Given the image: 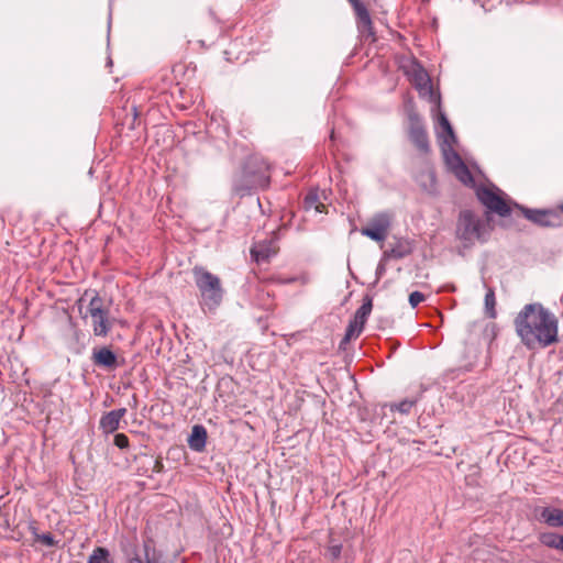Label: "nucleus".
Wrapping results in <instances>:
<instances>
[{"instance_id": "f257e3e1", "label": "nucleus", "mask_w": 563, "mask_h": 563, "mask_svg": "<svg viewBox=\"0 0 563 563\" xmlns=\"http://www.w3.org/2000/svg\"><path fill=\"white\" fill-rule=\"evenodd\" d=\"M514 325L522 344L530 350L548 347L559 341L558 318L539 302L523 306Z\"/></svg>"}, {"instance_id": "f03ea898", "label": "nucleus", "mask_w": 563, "mask_h": 563, "mask_svg": "<svg viewBox=\"0 0 563 563\" xmlns=\"http://www.w3.org/2000/svg\"><path fill=\"white\" fill-rule=\"evenodd\" d=\"M490 230L489 223L475 216L472 211H461L457 221L456 236L463 242L464 246L468 247L476 242H486L489 238Z\"/></svg>"}, {"instance_id": "7ed1b4c3", "label": "nucleus", "mask_w": 563, "mask_h": 563, "mask_svg": "<svg viewBox=\"0 0 563 563\" xmlns=\"http://www.w3.org/2000/svg\"><path fill=\"white\" fill-rule=\"evenodd\" d=\"M196 285L200 291L202 303L208 309H216L222 301L223 290L218 276L202 267L194 268Z\"/></svg>"}, {"instance_id": "20e7f679", "label": "nucleus", "mask_w": 563, "mask_h": 563, "mask_svg": "<svg viewBox=\"0 0 563 563\" xmlns=\"http://www.w3.org/2000/svg\"><path fill=\"white\" fill-rule=\"evenodd\" d=\"M391 224V216L387 212L375 214L366 227L361 229V233L376 242H384L387 238Z\"/></svg>"}, {"instance_id": "39448f33", "label": "nucleus", "mask_w": 563, "mask_h": 563, "mask_svg": "<svg viewBox=\"0 0 563 563\" xmlns=\"http://www.w3.org/2000/svg\"><path fill=\"white\" fill-rule=\"evenodd\" d=\"M496 190V188L478 187L476 196L488 210L496 212L500 217H506L510 213V208Z\"/></svg>"}, {"instance_id": "423d86ee", "label": "nucleus", "mask_w": 563, "mask_h": 563, "mask_svg": "<svg viewBox=\"0 0 563 563\" xmlns=\"http://www.w3.org/2000/svg\"><path fill=\"white\" fill-rule=\"evenodd\" d=\"M411 80L421 97L428 98L430 102L439 104L440 97L434 93L431 79L423 68H415L411 74Z\"/></svg>"}, {"instance_id": "0eeeda50", "label": "nucleus", "mask_w": 563, "mask_h": 563, "mask_svg": "<svg viewBox=\"0 0 563 563\" xmlns=\"http://www.w3.org/2000/svg\"><path fill=\"white\" fill-rule=\"evenodd\" d=\"M277 252L278 246L273 239L256 242L251 247V255L256 263L268 261L272 256L276 255Z\"/></svg>"}, {"instance_id": "6e6552de", "label": "nucleus", "mask_w": 563, "mask_h": 563, "mask_svg": "<svg viewBox=\"0 0 563 563\" xmlns=\"http://www.w3.org/2000/svg\"><path fill=\"white\" fill-rule=\"evenodd\" d=\"M125 408L111 410L104 413L99 421V428L106 434L113 433L120 428V421L125 416Z\"/></svg>"}, {"instance_id": "1a4fd4ad", "label": "nucleus", "mask_w": 563, "mask_h": 563, "mask_svg": "<svg viewBox=\"0 0 563 563\" xmlns=\"http://www.w3.org/2000/svg\"><path fill=\"white\" fill-rule=\"evenodd\" d=\"M92 361L96 365L108 369H113L118 366L117 355L107 346L95 350L92 353Z\"/></svg>"}, {"instance_id": "9d476101", "label": "nucleus", "mask_w": 563, "mask_h": 563, "mask_svg": "<svg viewBox=\"0 0 563 563\" xmlns=\"http://www.w3.org/2000/svg\"><path fill=\"white\" fill-rule=\"evenodd\" d=\"M409 137L416 147L423 153L429 151V140L424 128L416 122L411 124Z\"/></svg>"}, {"instance_id": "9b49d317", "label": "nucleus", "mask_w": 563, "mask_h": 563, "mask_svg": "<svg viewBox=\"0 0 563 563\" xmlns=\"http://www.w3.org/2000/svg\"><path fill=\"white\" fill-rule=\"evenodd\" d=\"M207 443V431L205 427L196 424L191 429V433L188 439V445L196 452L205 450Z\"/></svg>"}, {"instance_id": "f8f14e48", "label": "nucleus", "mask_w": 563, "mask_h": 563, "mask_svg": "<svg viewBox=\"0 0 563 563\" xmlns=\"http://www.w3.org/2000/svg\"><path fill=\"white\" fill-rule=\"evenodd\" d=\"M108 310L104 309L99 313L90 314L92 321L93 333L97 336H106L110 331V322L108 320Z\"/></svg>"}, {"instance_id": "ddd939ff", "label": "nucleus", "mask_w": 563, "mask_h": 563, "mask_svg": "<svg viewBox=\"0 0 563 563\" xmlns=\"http://www.w3.org/2000/svg\"><path fill=\"white\" fill-rule=\"evenodd\" d=\"M540 519L549 527H563V510L553 507H545L540 512Z\"/></svg>"}, {"instance_id": "4468645a", "label": "nucleus", "mask_w": 563, "mask_h": 563, "mask_svg": "<svg viewBox=\"0 0 563 563\" xmlns=\"http://www.w3.org/2000/svg\"><path fill=\"white\" fill-rule=\"evenodd\" d=\"M412 251L411 244L407 240H399L388 251L384 253V258H402L409 255Z\"/></svg>"}, {"instance_id": "2eb2a0df", "label": "nucleus", "mask_w": 563, "mask_h": 563, "mask_svg": "<svg viewBox=\"0 0 563 563\" xmlns=\"http://www.w3.org/2000/svg\"><path fill=\"white\" fill-rule=\"evenodd\" d=\"M539 541L542 545L558 551H561L563 547V536L556 532L540 533Z\"/></svg>"}, {"instance_id": "dca6fc26", "label": "nucleus", "mask_w": 563, "mask_h": 563, "mask_svg": "<svg viewBox=\"0 0 563 563\" xmlns=\"http://www.w3.org/2000/svg\"><path fill=\"white\" fill-rule=\"evenodd\" d=\"M523 213L526 218L532 221L533 223L540 224L542 227L551 225V221L549 219L552 216V213L549 211L525 209Z\"/></svg>"}, {"instance_id": "f3484780", "label": "nucleus", "mask_w": 563, "mask_h": 563, "mask_svg": "<svg viewBox=\"0 0 563 563\" xmlns=\"http://www.w3.org/2000/svg\"><path fill=\"white\" fill-rule=\"evenodd\" d=\"M352 7L356 13L360 27L362 30H369L372 20L366 7L360 0L355 4H352Z\"/></svg>"}, {"instance_id": "a211bd4d", "label": "nucleus", "mask_w": 563, "mask_h": 563, "mask_svg": "<svg viewBox=\"0 0 563 563\" xmlns=\"http://www.w3.org/2000/svg\"><path fill=\"white\" fill-rule=\"evenodd\" d=\"M303 207L307 211L313 210L316 213H321L325 209V206L320 202L319 195L316 190H311L307 194L303 200Z\"/></svg>"}, {"instance_id": "6ab92c4d", "label": "nucleus", "mask_w": 563, "mask_h": 563, "mask_svg": "<svg viewBox=\"0 0 563 563\" xmlns=\"http://www.w3.org/2000/svg\"><path fill=\"white\" fill-rule=\"evenodd\" d=\"M451 146H452V144L450 146L445 145V146H443L442 151H443V155H444V159H445L446 166L449 167V169L451 172H453L459 166L463 165L464 162L462 161L460 155Z\"/></svg>"}, {"instance_id": "aec40b11", "label": "nucleus", "mask_w": 563, "mask_h": 563, "mask_svg": "<svg viewBox=\"0 0 563 563\" xmlns=\"http://www.w3.org/2000/svg\"><path fill=\"white\" fill-rule=\"evenodd\" d=\"M373 302L369 297H366L362 306L356 310L353 322L364 328L367 317L371 314Z\"/></svg>"}, {"instance_id": "412c9836", "label": "nucleus", "mask_w": 563, "mask_h": 563, "mask_svg": "<svg viewBox=\"0 0 563 563\" xmlns=\"http://www.w3.org/2000/svg\"><path fill=\"white\" fill-rule=\"evenodd\" d=\"M87 563H113L108 549L98 547L89 555Z\"/></svg>"}, {"instance_id": "4be33fe9", "label": "nucleus", "mask_w": 563, "mask_h": 563, "mask_svg": "<svg viewBox=\"0 0 563 563\" xmlns=\"http://www.w3.org/2000/svg\"><path fill=\"white\" fill-rule=\"evenodd\" d=\"M439 123L442 129V133L445 134L444 144L446 146H450L452 143L455 142V135H454L453 129L444 113H440Z\"/></svg>"}, {"instance_id": "5701e85b", "label": "nucleus", "mask_w": 563, "mask_h": 563, "mask_svg": "<svg viewBox=\"0 0 563 563\" xmlns=\"http://www.w3.org/2000/svg\"><path fill=\"white\" fill-rule=\"evenodd\" d=\"M485 287L487 288V291H486V295H485V311H486V314L489 317V318H496V297H495V291L493 288L490 287H487L485 285Z\"/></svg>"}, {"instance_id": "b1692460", "label": "nucleus", "mask_w": 563, "mask_h": 563, "mask_svg": "<svg viewBox=\"0 0 563 563\" xmlns=\"http://www.w3.org/2000/svg\"><path fill=\"white\" fill-rule=\"evenodd\" d=\"M456 178L463 183L464 185L466 186H473L474 184V179H473V176L470 172V169L467 168V166L465 165V163L461 166H459L456 169H454L452 172Z\"/></svg>"}, {"instance_id": "393cba45", "label": "nucleus", "mask_w": 563, "mask_h": 563, "mask_svg": "<svg viewBox=\"0 0 563 563\" xmlns=\"http://www.w3.org/2000/svg\"><path fill=\"white\" fill-rule=\"evenodd\" d=\"M268 169H269V165L266 162L262 161L261 165L258 167V170L256 173H254L255 179L253 180V184L260 185V186L267 185L268 178H269L267 175Z\"/></svg>"}, {"instance_id": "a878e982", "label": "nucleus", "mask_w": 563, "mask_h": 563, "mask_svg": "<svg viewBox=\"0 0 563 563\" xmlns=\"http://www.w3.org/2000/svg\"><path fill=\"white\" fill-rule=\"evenodd\" d=\"M363 327L358 325L357 323L351 321L349 327L346 328L345 335L341 341V345L346 344L350 342L351 339L356 338L362 332Z\"/></svg>"}, {"instance_id": "bb28decb", "label": "nucleus", "mask_w": 563, "mask_h": 563, "mask_svg": "<svg viewBox=\"0 0 563 563\" xmlns=\"http://www.w3.org/2000/svg\"><path fill=\"white\" fill-rule=\"evenodd\" d=\"M87 310L89 316L104 310L103 299L98 294H95L89 301Z\"/></svg>"}, {"instance_id": "cd10ccee", "label": "nucleus", "mask_w": 563, "mask_h": 563, "mask_svg": "<svg viewBox=\"0 0 563 563\" xmlns=\"http://www.w3.org/2000/svg\"><path fill=\"white\" fill-rule=\"evenodd\" d=\"M416 399H404L398 404H394L390 406L391 410H397L400 413L407 415L410 412L411 408L416 405Z\"/></svg>"}, {"instance_id": "c85d7f7f", "label": "nucleus", "mask_w": 563, "mask_h": 563, "mask_svg": "<svg viewBox=\"0 0 563 563\" xmlns=\"http://www.w3.org/2000/svg\"><path fill=\"white\" fill-rule=\"evenodd\" d=\"M342 552V545L340 543H331L327 549V555L331 560H338Z\"/></svg>"}, {"instance_id": "c756f323", "label": "nucleus", "mask_w": 563, "mask_h": 563, "mask_svg": "<svg viewBox=\"0 0 563 563\" xmlns=\"http://www.w3.org/2000/svg\"><path fill=\"white\" fill-rule=\"evenodd\" d=\"M113 443L119 449H126L129 448V438L124 433H117Z\"/></svg>"}, {"instance_id": "7c9ffc66", "label": "nucleus", "mask_w": 563, "mask_h": 563, "mask_svg": "<svg viewBox=\"0 0 563 563\" xmlns=\"http://www.w3.org/2000/svg\"><path fill=\"white\" fill-rule=\"evenodd\" d=\"M426 299L424 295L420 291H413L409 295V303L412 308H416Z\"/></svg>"}, {"instance_id": "2f4dec72", "label": "nucleus", "mask_w": 563, "mask_h": 563, "mask_svg": "<svg viewBox=\"0 0 563 563\" xmlns=\"http://www.w3.org/2000/svg\"><path fill=\"white\" fill-rule=\"evenodd\" d=\"M36 541L42 542L46 547H54L56 545V541L54 540L53 536L51 533H41Z\"/></svg>"}, {"instance_id": "473e14b6", "label": "nucleus", "mask_w": 563, "mask_h": 563, "mask_svg": "<svg viewBox=\"0 0 563 563\" xmlns=\"http://www.w3.org/2000/svg\"><path fill=\"white\" fill-rule=\"evenodd\" d=\"M385 260L386 258L383 257L382 261L379 262V264L376 267L375 274H376V279L377 280L380 279L383 277V275L385 274V272H386V266H385V263H384Z\"/></svg>"}, {"instance_id": "72a5a7b5", "label": "nucleus", "mask_w": 563, "mask_h": 563, "mask_svg": "<svg viewBox=\"0 0 563 563\" xmlns=\"http://www.w3.org/2000/svg\"><path fill=\"white\" fill-rule=\"evenodd\" d=\"M29 529H30V531H31L32 536L34 537V539L36 540V539H37V537H38L41 533L38 532V530H37L36 525H35V522H34V521L30 522V527H29Z\"/></svg>"}, {"instance_id": "f704fd0d", "label": "nucleus", "mask_w": 563, "mask_h": 563, "mask_svg": "<svg viewBox=\"0 0 563 563\" xmlns=\"http://www.w3.org/2000/svg\"><path fill=\"white\" fill-rule=\"evenodd\" d=\"M256 161H257V158H255V157H254V158H251V159L249 161V163H247V165H246V173H249V174L253 173V172L251 170V165H252L253 163H255Z\"/></svg>"}, {"instance_id": "c9c22d12", "label": "nucleus", "mask_w": 563, "mask_h": 563, "mask_svg": "<svg viewBox=\"0 0 563 563\" xmlns=\"http://www.w3.org/2000/svg\"><path fill=\"white\" fill-rule=\"evenodd\" d=\"M136 406H137V399H136V396H133L131 407L136 408Z\"/></svg>"}, {"instance_id": "e433bc0d", "label": "nucleus", "mask_w": 563, "mask_h": 563, "mask_svg": "<svg viewBox=\"0 0 563 563\" xmlns=\"http://www.w3.org/2000/svg\"><path fill=\"white\" fill-rule=\"evenodd\" d=\"M358 0H349L351 4H355Z\"/></svg>"}, {"instance_id": "4c0bfd02", "label": "nucleus", "mask_w": 563, "mask_h": 563, "mask_svg": "<svg viewBox=\"0 0 563 563\" xmlns=\"http://www.w3.org/2000/svg\"><path fill=\"white\" fill-rule=\"evenodd\" d=\"M294 280H295L294 278H291V279H287L285 283H291V282H294Z\"/></svg>"}, {"instance_id": "58836bf2", "label": "nucleus", "mask_w": 563, "mask_h": 563, "mask_svg": "<svg viewBox=\"0 0 563 563\" xmlns=\"http://www.w3.org/2000/svg\"><path fill=\"white\" fill-rule=\"evenodd\" d=\"M562 211H563V206L561 207Z\"/></svg>"}]
</instances>
